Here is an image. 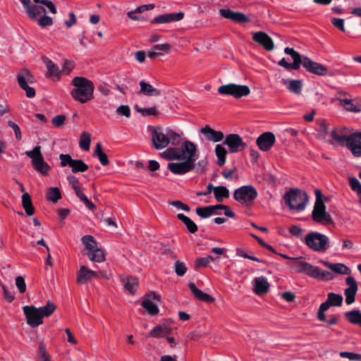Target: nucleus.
Here are the masks:
<instances>
[{"instance_id":"nucleus-1","label":"nucleus","mask_w":361,"mask_h":361,"mask_svg":"<svg viewBox=\"0 0 361 361\" xmlns=\"http://www.w3.org/2000/svg\"><path fill=\"white\" fill-rule=\"evenodd\" d=\"M284 52L291 56L293 62L288 63L283 58L278 64L286 70H298L302 65L309 73L317 75H326L327 74V68L317 62L311 60L307 56H302L293 48L286 47Z\"/></svg>"},{"instance_id":"nucleus-2","label":"nucleus","mask_w":361,"mask_h":361,"mask_svg":"<svg viewBox=\"0 0 361 361\" xmlns=\"http://www.w3.org/2000/svg\"><path fill=\"white\" fill-rule=\"evenodd\" d=\"M74 87L71 90V97L81 104H85L94 98V85L93 82L85 77L76 76L71 80Z\"/></svg>"},{"instance_id":"nucleus-3","label":"nucleus","mask_w":361,"mask_h":361,"mask_svg":"<svg viewBox=\"0 0 361 361\" xmlns=\"http://www.w3.org/2000/svg\"><path fill=\"white\" fill-rule=\"evenodd\" d=\"M151 140L152 146L156 149H161L169 144L174 146L179 145L181 135L169 128L164 129L161 126H155L152 130Z\"/></svg>"},{"instance_id":"nucleus-4","label":"nucleus","mask_w":361,"mask_h":361,"mask_svg":"<svg viewBox=\"0 0 361 361\" xmlns=\"http://www.w3.org/2000/svg\"><path fill=\"white\" fill-rule=\"evenodd\" d=\"M279 255L284 259L296 261L295 271L298 273L305 274L313 279L320 281H329L333 279V274L330 271L322 270L307 262L298 261L299 258L297 257H290L284 254H279Z\"/></svg>"},{"instance_id":"nucleus-5","label":"nucleus","mask_w":361,"mask_h":361,"mask_svg":"<svg viewBox=\"0 0 361 361\" xmlns=\"http://www.w3.org/2000/svg\"><path fill=\"white\" fill-rule=\"evenodd\" d=\"M314 194L316 200L311 215L312 221L322 226L333 225L334 224V220L331 214L326 210V205L322 199L321 190L316 189Z\"/></svg>"},{"instance_id":"nucleus-6","label":"nucleus","mask_w":361,"mask_h":361,"mask_svg":"<svg viewBox=\"0 0 361 361\" xmlns=\"http://www.w3.org/2000/svg\"><path fill=\"white\" fill-rule=\"evenodd\" d=\"M23 6L25 11L27 17L32 20H36L41 13H45V8L38 4L46 6L50 12L53 14L56 13V8L54 4L50 0H33V3L31 0H19Z\"/></svg>"},{"instance_id":"nucleus-7","label":"nucleus","mask_w":361,"mask_h":361,"mask_svg":"<svg viewBox=\"0 0 361 361\" xmlns=\"http://www.w3.org/2000/svg\"><path fill=\"white\" fill-rule=\"evenodd\" d=\"M286 204L291 210L302 211L308 202L307 194L298 188H291L283 195Z\"/></svg>"},{"instance_id":"nucleus-8","label":"nucleus","mask_w":361,"mask_h":361,"mask_svg":"<svg viewBox=\"0 0 361 361\" xmlns=\"http://www.w3.org/2000/svg\"><path fill=\"white\" fill-rule=\"evenodd\" d=\"M25 154L31 159L33 169L42 176H47L51 170V166L44 161L41 151V146H35L32 150L26 151Z\"/></svg>"},{"instance_id":"nucleus-9","label":"nucleus","mask_w":361,"mask_h":361,"mask_svg":"<svg viewBox=\"0 0 361 361\" xmlns=\"http://www.w3.org/2000/svg\"><path fill=\"white\" fill-rule=\"evenodd\" d=\"M257 195V190L251 185L241 186L235 190L233 192L235 200L247 207L253 204Z\"/></svg>"},{"instance_id":"nucleus-10","label":"nucleus","mask_w":361,"mask_h":361,"mask_svg":"<svg viewBox=\"0 0 361 361\" xmlns=\"http://www.w3.org/2000/svg\"><path fill=\"white\" fill-rule=\"evenodd\" d=\"M305 243L314 251L324 252L328 248L329 238L320 233L311 232L305 236Z\"/></svg>"},{"instance_id":"nucleus-11","label":"nucleus","mask_w":361,"mask_h":361,"mask_svg":"<svg viewBox=\"0 0 361 361\" xmlns=\"http://www.w3.org/2000/svg\"><path fill=\"white\" fill-rule=\"evenodd\" d=\"M218 92L220 94L231 95L236 99H239L250 94V90L247 85L229 83L220 86L218 88Z\"/></svg>"},{"instance_id":"nucleus-12","label":"nucleus","mask_w":361,"mask_h":361,"mask_svg":"<svg viewBox=\"0 0 361 361\" xmlns=\"http://www.w3.org/2000/svg\"><path fill=\"white\" fill-rule=\"evenodd\" d=\"M343 296L340 294L334 293H329L327 294V300L322 302L317 312V318L321 322L326 320L325 312L329 310L330 307H340L343 303Z\"/></svg>"},{"instance_id":"nucleus-13","label":"nucleus","mask_w":361,"mask_h":361,"mask_svg":"<svg viewBox=\"0 0 361 361\" xmlns=\"http://www.w3.org/2000/svg\"><path fill=\"white\" fill-rule=\"evenodd\" d=\"M23 312L26 317L27 324L32 327H36L43 323V317L39 310L33 305L23 307Z\"/></svg>"},{"instance_id":"nucleus-14","label":"nucleus","mask_w":361,"mask_h":361,"mask_svg":"<svg viewBox=\"0 0 361 361\" xmlns=\"http://www.w3.org/2000/svg\"><path fill=\"white\" fill-rule=\"evenodd\" d=\"M224 144L228 147L231 153L242 151L247 147V144L238 134L235 133L228 135L224 139Z\"/></svg>"},{"instance_id":"nucleus-15","label":"nucleus","mask_w":361,"mask_h":361,"mask_svg":"<svg viewBox=\"0 0 361 361\" xmlns=\"http://www.w3.org/2000/svg\"><path fill=\"white\" fill-rule=\"evenodd\" d=\"M159 300V295H157L154 292L151 291L145 295L142 302V306L150 315H156L159 313V308L156 302Z\"/></svg>"},{"instance_id":"nucleus-16","label":"nucleus","mask_w":361,"mask_h":361,"mask_svg":"<svg viewBox=\"0 0 361 361\" xmlns=\"http://www.w3.org/2000/svg\"><path fill=\"white\" fill-rule=\"evenodd\" d=\"M180 156L184 157L182 160H190L195 164L197 159V146L191 141H185L179 148Z\"/></svg>"},{"instance_id":"nucleus-17","label":"nucleus","mask_w":361,"mask_h":361,"mask_svg":"<svg viewBox=\"0 0 361 361\" xmlns=\"http://www.w3.org/2000/svg\"><path fill=\"white\" fill-rule=\"evenodd\" d=\"M276 142V137L271 132H264L261 134L256 140L259 149L263 152H267L271 149Z\"/></svg>"},{"instance_id":"nucleus-18","label":"nucleus","mask_w":361,"mask_h":361,"mask_svg":"<svg viewBox=\"0 0 361 361\" xmlns=\"http://www.w3.org/2000/svg\"><path fill=\"white\" fill-rule=\"evenodd\" d=\"M345 283L348 286L344 290L345 303L351 305L355 300V295L358 290L357 283L353 276H348L345 279Z\"/></svg>"},{"instance_id":"nucleus-19","label":"nucleus","mask_w":361,"mask_h":361,"mask_svg":"<svg viewBox=\"0 0 361 361\" xmlns=\"http://www.w3.org/2000/svg\"><path fill=\"white\" fill-rule=\"evenodd\" d=\"M169 169L174 174L183 175L195 168V164L190 160H184L183 162L169 163Z\"/></svg>"},{"instance_id":"nucleus-20","label":"nucleus","mask_w":361,"mask_h":361,"mask_svg":"<svg viewBox=\"0 0 361 361\" xmlns=\"http://www.w3.org/2000/svg\"><path fill=\"white\" fill-rule=\"evenodd\" d=\"M345 146L355 157H361V133H354L349 135Z\"/></svg>"},{"instance_id":"nucleus-21","label":"nucleus","mask_w":361,"mask_h":361,"mask_svg":"<svg viewBox=\"0 0 361 361\" xmlns=\"http://www.w3.org/2000/svg\"><path fill=\"white\" fill-rule=\"evenodd\" d=\"M219 13L221 17L229 19L237 23H247L249 21V18L244 13L233 11L230 8L219 9Z\"/></svg>"},{"instance_id":"nucleus-22","label":"nucleus","mask_w":361,"mask_h":361,"mask_svg":"<svg viewBox=\"0 0 361 361\" xmlns=\"http://www.w3.org/2000/svg\"><path fill=\"white\" fill-rule=\"evenodd\" d=\"M252 39L267 51H271L274 48L272 39L264 32L259 31L255 32Z\"/></svg>"},{"instance_id":"nucleus-23","label":"nucleus","mask_w":361,"mask_h":361,"mask_svg":"<svg viewBox=\"0 0 361 361\" xmlns=\"http://www.w3.org/2000/svg\"><path fill=\"white\" fill-rule=\"evenodd\" d=\"M97 277H99L98 272L87 269L85 265H82L77 274L76 282L78 284H84L92 278Z\"/></svg>"},{"instance_id":"nucleus-24","label":"nucleus","mask_w":361,"mask_h":361,"mask_svg":"<svg viewBox=\"0 0 361 361\" xmlns=\"http://www.w3.org/2000/svg\"><path fill=\"white\" fill-rule=\"evenodd\" d=\"M200 132L204 135L207 140L213 142H220L224 137V133L221 131L215 130L209 125H206L204 127H202Z\"/></svg>"},{"instance_id":"nucleus-25","label":"nucleus","mask_w":361,"mask_h":361,"mask_svg":"<svg viewBox=\"0 0 361 361\" xmlns=\"http://www.w3.org/2000/svg\"><path fill=\"white\" fill-rule=\"evenodd\" d=\"M253 291L257 295L266 294L269 290V283L265 277H255L253 280Z\"/></svg>"},{"instance_id":"nucleus-26","label":"nucleus","mask_w":361,"mask_h":361,"mask_svg":"<svg viewBox=\"0 0 361 361\" xmlns=\"http://www.w3.org/2000/svg\"><path fill=\"white\" fill-rule=\"evenodd\" d=\"M44 63L47 68V72L46 73L47 77L51 78L54 80H59L61 75V71L59 66L48 58L44 59Z\"/></svg>"},{"instance_id":"nucleus-27","label":"nucleus","mask_w":361,"mask_h":361,"mask_svg":"<svg viewBox=\"0 0 361 361\" xmlns=\"http://www.w3.org/2000/svg\"><path fill=\"white\" fill-rule=\"evenodd\" d=\"M173 329L165 324L157 325L149 333V336L153 338H165L172 334Z\"/></svg>"},{"instance_id":"nucleus-28","label":"nucleus","mask_w":361,"mask_h":361,"mask_svg":"<svg viewBox=\"0 0 361 361\" xmlns=\"http://www.w3.org/2000/svg\"><path fill=\"white\" fill-rule=\"evenodd\" d=\"M16 78L18 84L20 87L28 84H32L35 82L34 75L27 68L20 70Z\"/></svg>"},{"instance_id":"nucleus-29","label":"nucleus","mask_w":361,"mask_h":361,"mask_svg":"<svg viewBox=\"0 0 361 361\" xmlns=\"http://www.w3.org/2000/svg\"><path fill=\"white\" fill-rule=\"evenodd\" d=\"M188 287L194 297L198 300L207 302L209 303H212L214 302L215 299L212 296L199 290L194 283L190 282L188 283Z\"/></svg>"},{"instance_id":"nucleus-30","label":"nucleus","mask_w":361,"mask_h":361,"mask_svg":"<svg viewBox=\"0 0 361 361\" xmlns=\"http://www.w3.org/2000/svg\"><path fill=\"white\" fill-rule=\"evenodd\" d=\"M121 282L124 288L130 294H134L139 287L137 279L133 276H123Z\"/></svg>"},{"instance_id":"nucleus-31","label":"nucleus","mask_w":361,"mask_h":361,"mask_svg":"<svg viewBox=\"0 0 361 361\" xmlns=\"http://www.w3.org/2000/svg\"><path fill=\"white\" fill-rule=\"evenodd\" d=\"M140 90L139 93L147 96H159L161 94L160 90L153 87L150 84L144 80L140 82Z\"/></svg>"},{"instance_id":"nucleus-32","label":"nucleus","mask_w":361,"mask_h":361,"mask_svg":"<svg viewBox=\"0 0 361 361\" xmlns=\"http://www.w3.org/2000/svg\"><path fill=\"white\" fill-rule=\"evenodd\" d=\"M283 84L292 93L300 94L302 92V84L299 80H283Z\"/></svg>"},{"instance_id":"nucleus-33","label":"nucleus","mask_w":361,"mask_h":361,"mask_svg":"<svg viewBox=\"0 0 361 361\" xmlns=\"http://www.w3.org/2000/svg\"><path fill=\"white\" fill-rule=\"evenodd\" d=\"M324 266L329 268L334 272L341 274H349L350 272V269L343 264L337 263L331 264L328 262H322Z\"/></svg>"},{"instance_id":"nucleus-34","label":"nucleus","mask_w":361,"mask_h":361,"mask_svg":"<svg viewBox=\"0 0 361 361\" xmlns=\"http://www.w3.org/2000/svg\"><path fill=\"white\" fill-rule=\"evenodd\" d=\"M345 319L350 324L358 325L361 327V312L359 310H353L344 314Z\"/></svg>"},{"instance_id":"nucleus-35","label":"nucleus","mask_w":361,"mask_h":361,"mask_svg":"<svg viewBox=\"0 0 361 361\" xmlns=\"http://www.w3.org/2000/svg\"><path fill=\"white\" fill-rule=\"evenodd\" d=\"M345 129L336 128L331 132L332 138L342 146L346 145L349 135L344 134Z\"/></svg>"},{"instance_id":"nucleus-36","label":"nucleus","mask_w":361,"mask_h":361,"mask_svg":"<svg viewBox=\"0 0 361 361\" xmlns=\"http://www.w3.org/2000/svg\"><path fill=\"white\" fill-rule=\"evenodd\" d=\"M177 218L185 225L188 231L190 233H195L197 231V226L188 216H185L183 214H178Z\"/></svg>"},{"instance_id":"nucleus-37","label":"nucleus","mask_w":361,"mask_h":361,"mask_svg":"<svg viewBox=\"0 0 361 361\" xmlns=\"http://www.w3.org/2000/svg\"><path fill=\"white\" fill-rule=\"evenodd\" d=\"M87 256L91 261L94 262H103L106 259L104 251L98 247L88 252Z\"/></svg>"},{"instance_id":"nucleus-38","label":"nucleus","mask_w":361,"mask_h":361,"mask_svg":"<svg viewBox=\"0 0 361 361\" xmlns=\"http://www.w3.org/2000/svg\"><path fill=\"white\" fill-rule=\"evenodd\" d=\"M162 157L169 160H182L184 157L180 156L179 148L170 147L162 153Z\"/></svg>"},{"instance_id":"nucleus-39","label":"nucleus","mask_w":361,"mask_h":361,"mask_svg":"<svg viewBox=\"0 0 361 361\" xmlns=\"http://www.w3.org/2000/svg\"><path fill=\"white\" fill-rule=\"evenodd\" d=\"M22 204L27 216H31L35 212L31 197L28 193H24L22 196Z\"/></svg>"},{"instance_id":"nucleus-40","label":"nucleus","mask_w":361,"mask_h":361,"mask_svg":"<svg viewBox=\"0 0 361 361\" xmlns=\"http://www.w3.org/2000/svg\"><path fill=\"white\" fill-rule=\"evenodd\" d=\"M61 197L60 190L56 187L49 188L46 193L47 200L54 203H56Z\"/></svg>"},{"instance_id":"nucleus-41","label":"nucleus","mask_w":361,"mask_h":361,"mask_svg":"<svg viewBox=\"0 0 361 361\" xmlns=\"http://www.w3.org/2000/svg\"><path fill=\"white\" fill-rule=\"evenodd\" d=\"M93 155L97 157L102 166H107L109 164L108 157L103 152L102 145L99 142L96 145Z\"/></svg>"},{"instance_id":"nucleus-42","label":"nucleus","mask_w":361,"mask_h":361,"mask_svg":"<svg viewBox=\"0 0 361 361\" xmlns=\"http://www.w3.org/2000/svg\"><path fill=\"white\" fill-rule=\"evenodd\" d=\"M215 199L221 202L224 198L229 197V190L225 186H216L214 188Z\"/></svg>"},{"instance_id":"nucleus-43","label":"nucleus","mask_w":361,"mask_h":361,"mask_svg":"<svg viewBox=\"0 0 361 361\" xmlns=\"http://www.w3.org/2000/svg\"><path fill=\"white\" fill-rule=\"evenodd\" d=\"M38 309L39 310L42 317H49L54 312L56 309V306L53 302L49 300L46 305L39 307Z\"/></svg>"},{"instance_id":"nucleus-44","label":"nucleus","mask_w":361,"mask_h":361,"mask_svg":"<svg viewBox=\"0 0 361 361\" xmlns=\"http://www.w3.org/2000/svg\"><path fill=\"white\" fill-rule=\"evenodd\" d=\"M215 257L212 255H208L205 257H200L195 261V269H198L203 267H207L211 262H214Z\"/></svg>"},{"instance_id":"nucleus-45","label":"nucleus","mask_w":361,"mask_h":361,"mask_svg":"<svg viewBox=\"0 0 361 361\" xmlns=\"http://www.w3.org/2000/svg\"><path fill=\"white\" fill-rule=\"evenodd\" d=\"M72 172H85L88 169V166L81 159H74L71 165Z\"/></svg>"},{"instance_id":"nucleus-46","label":"nucleus","mask_w":361,"mask_h":361,"mask_svg":"<svg viewBox=\"0 0 361 361\" xmlns=\"http://www.w3.org/2000/svg\"><path fill=\"white\" fill-rule=\"evenodd\" d=\"M82 242L83 245H85V249L87 250L88 252L97 247V242L92 235H84L82 238Z\"/></svg>"},{"instance_id":"nucleus-47","label":"nucleus","mask_w":361,"mask_h":361,"mask_svg":"<svg viewBox=\"0 0 361 361\" xmlns=\"http://www.w3.org/2000/svg\"><path fill=\"white\" fill-rule=\"evenodd\" d=\"M216 155L218 158L217 164L223 166L226 162V155L227 152L221 145H217L215 147Z\"/></svg>"},{"instance_id":"nucleus-48","label":"nucleus","mask_w":361,"mask_h":361,"mask_svg":"<svg viewBox=\"0 0 361 361\" xmlns=\"http://www.w3.org/2000/svg\"><path fill=\"white\" fill-rule=\"evenodd\" d=\"M37 361H51V357L47 353V348L43 341L39 343Z\"/></svg>"},{"instance_id":"nucleus-49","label":"nucleus","mask_w":361,"mask_h":361,"mask_svg":"<svg viewBox=\"0 0 361 361\" xmlns=\"http://www.w3.org/2000/svg\"><path fill=\"white\" fill-rule=\"evenodd\" d=\"M91 137L90 134L87 132H82L79 142L80 147L84 150H89L90 147Z\"/></svg>"},{"instance_id":"nucleus-50","label":"nucleus","mask_w":361,"mask_h":361,"mask_svg":"<svg viewBox=\"0 0 361 361\" xmlns=\"http://www.w3.org/2000/svg\"><path fill=\"white\" fill-rule=\"evenodd\" d=\"M349 185L351 189L357 193L360 197V202H361V183L355 177H350L348 178Z\"/></svg>"},{"instance_id":"nucleus-51","label":"nucleus","mask_w":361,"mask_h":361,"mask_svg":"<svg viewBox=\"0 0 361 361\" xmlns=\"http://www.w3.org/2000/svg\"><path fill=\"white\" fill-rule=\"evenodd\" d=\"M135 109L143 116H157L158 114V111L154 106L150 108H142L136 106Z\"/></svg>"},{"instance_id":"nucleus-52","label":"nucleus","mask_w":361,"mask_h":361,"mask_svg":"<svg viewBox=\"0 0 361 361\" xmlns=\"http://www.w3.org/2000/svg\"><path fill=\"white\" fill-rule=\"evenodd\" d=\"M197 214L201 218L205 219L214 214L211 206L197 207L196 209Z\"/></svg>"},{"instance_id":"nucleus-53","label":"nucleus","mask_w":361,"mask_h":361,"mask_svg":"<svg viewBox=\"0 0 361 361\" xmlns=\"http://www.w3.org/2000/svg\"><path fill=\"white\" fill-rule=\"evenodd\" d=\"M174 270L178 276H183L187 271V267L183 262L177 260L174 264Z\"/></svg>"},{"instance_id":"nucleus-54","label":"nucleus","mask_w":361,"mask_h":361,"mask_svg":"<svg viewBox=\"0 0 361 361\" xmlns=\"http://www.w3.org/2000/svg\"><path fill=\"white\" fill-rule=\"evenodd\" d=\"M59 159L61 161L60 166L61 167H65L66 166H69L71 167L74 160L73 159H72L70 154H61L59 155Z\"/></svg>"},{"instance_id":"nucleus-55","label":"nucleus","mask_w":361,"mask_h":361,"mask_svg":"<svg viewBox=\"0 0 361 361\" xmlns=\"http://www.w3.org/2000/svg\"><path fill=\"white\" fill-rule=\"evenodd\" d=\"M151 23H154V24L170 23L168 13H164V14L156 16L151 20Z\"/></svg>"},{"instance_id":"nucleus-56","label":"nucleus","mask_w":361,"mask_h":361,"mask_svg":"<svg viewBox=\"0 0 361 361\" xmlns=\"http://www.w3.org/2000/svg\"><path fill=\"white\" fill-rule=\"evenodd\" d=\"M38 20V23L42 27L51 26L53 24V20L51 17L44 15L41 16Z\"/></svg>"},{"instance_id":"nucleus-57","label":"nucleus","mask_w":361,"mask_h":361,"mask_svg":"<svg viewBox=\"0 0 361 361\" xmlns=\"http://www.w3.org/2000/svg\"><path fill=\"white\" fill-rule=\"evenodd\" d=\"M16 285L20 293H24L26 290V284L23 276H17L16 278Z\"/></svg>"},{"instance_id":"nucleus-58","label":"nucleus","mask_w":361,"mask_h":361,"mask_svg":"<svg viewBox=\"0 0 361 361\" xmlns=\"http://www.w3.org/2000/svg\"><path fill=\"white\" fill-rule=\"evenodd\" d=\"M116 114L120 116H123L127 118L130 116V109L128 105H121L119 106L116 111Z\"/></svg>"},{"instance_id":"nucleus-59","label":"nucleus","mask_w":361,"mask_h":361,"mask_svg":"<svg viewBox=\"0 0 361 361\" xmlns=\"http://www.w3.org/2000/svg\"><path fill=\"white\" fill-rule=\"evenodd\" d=\"M170 23L178 22L183 19L185 13L182 11L178 13H168Z\"/></svg>"},{"instance_id":"nucleus-60","label":"nucleus","mask_w":361,"mask_h":361,"mask_svg":"<svg viewBox=\"0 0 361 361\" xmlns=\"http://www.w3.org/2000/svg\"><path fill=\"white\" fill-rule=\"evenodd\" d=\"M66 118L64 115H57L52 118L51 123L54 126L59 128L64 124Z\"/></svg>"},{"instance_id":"nucleus-61","label":"nucleus","mask_w":361,"mask_h":361,"mask_svg":"<svg viewBox=\"0 0 361 361\" xmlns=\"http://www.w3.org/2000/svg\"><path fill=\"white\" fill-rule=\"evenodd\" d=\"M8 126L13 130L16 140H20L22 139V133L19 126L11 121L8 122Z\"/></svg>"},{"instance_id":"nucleus-62","label":"nucleus","mask_w":361,"mask_h":361,"mask_svg":"<svg viewBox=\"0 0 361 361\" xmlns=\"http://www.w3.org/2000/svg\"><path fill=\"white\" fill-rule=\"evenodd\" d=\"M340 356L342 357H346L350 360H359L361 359V355L351 352H341Z\"/></svg>"},{"instance_id":"nucleus-63","label":"nucleus","mask_w":361,"mask_h":361,"mask_svg":"<svg viewBox=\"0 0 361 361\" xmlns=\"http://www.w3.org/2000/svg\"><path fill=\"white\" fill-rule=\"evenodd\" d=\"M331 23L334 27L340 30L343 32H345V29L344 27V20L342 18H334L331 20Z\"/></svg>"},{"instance_id":"nucleus-64","label":"nucleus","mask_w":361,"mask_h":361,"mask_svg":"<svg viewBox=\"0 0 361 361\" xmlns=\"http://www.w3.org/2000/svg\"><path fill=\"white\" fill-rule=\"evenodd\" d=\"M153 49L161 54V52L169 53L171 51V45L167 43L157 44L154 46Z\"/></svg>"}]
</instances>
